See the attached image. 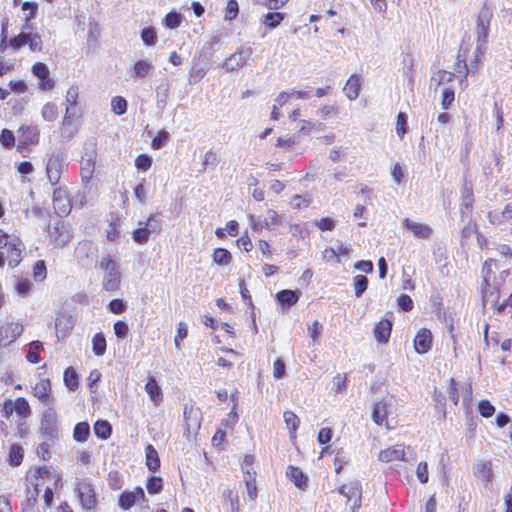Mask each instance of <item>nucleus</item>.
Wrapping results in <instances>:
<instances>
[{
	"label": "nucleus",
	"mask_w": 512,
	"mask_h": 512,
	"mask_svg": "<svg viewBox=\"0 0 512 512\" xmlns=\"http://www.w3.org/2000/svg\"><path fill=\"white\" fill-rule=\"evenodd\" d=\"M97 159V145L94 139L84 144L83 154L80 160V176L82 183L87 186L93 177Z\"/></svg>",
	"instance_id": "f257e3e1"
},
{
	"label": "nucleus",
	"mask_w": 512,
	"mask_h": 512,
	"mask_svg": "<svg viewBox=\"0 0 512 512\" xmlns=\"http://www.w3.org/2000/svg\"><path fill=\"white\" fill-rule=\"evenodd\" d=\"M99 266L104 270L102 281L103 288L106 291L118 290L121 282L118 264L107 255L101 259Z\"/></svg>",
	"instance_id": "f03ea898"
},
{
	"label": "nucleus",
	"mask_w": 512,
	"mask_h": 512,
	"mask_svg": "<svg viewBox=\"0 0 512 512\" xmlns=\"http://www.w3.org/2000/svg\"><path fill=\"white\" fill-rule=\"evenodd\" d=\"M67 169L63 152L56 149L47 155L46 174L49 182L56 185L60 182L62 174Z\"/></svg>",
	"instance_id": "7ed1b4c3"
},
{
	"label": "nucleus",
	"mask_w": 512,
	"mask_h": 512,
	"mask_svg": "<svg viewBox=\"0 0 512 512\" xmlns=\"http://www.w3.org/2000/svg\"><path fill=\"white\" fill-rule=\"evenodd\" d=\"M40 439L56 441L59 438L58 417L54 410L48 409L43 413L40 423Z\"/></svg>",
	"instance_id": "20e7f679"
},
{
	"label": "nucleus",
	"mask_w": 512,
	"mask_h": 512,
	"mask_svg": "<svg viewBox=\"0 0 512 512\" xmlns=\"http://www.w3.org/2000/svg\"><path fill=\"white\" fill-rule=\"evenodd\" d=\"M492 15L491 7L485 3L480 9L476 21L475 33L477 37V44L479 45L482 44L486 46Z\"/></svg>",
	"instance_id": "39448f33"
},
{
	"label": "nucleus",
	"mask_w": 512,
	"mask_h": 512,
	"mask_svg": "<svg viewBox=\"0 0 512 512\" xmlns=\"http://www.w3.org/2000/svg\"><path fill=\"white\" fill-rule=\"evenodd\" d=\"M72 238V230L69 224L57 221L49 228V241L54 247H64Z\"/></svg>",
	"instance_id": "423d86ee"
},
{
	"label": "nucleus",
	"mask_w": 512,
	"mask_h": 512,
	"mask_svg": "<svg viewBox=\"0 0 512 512\" xmlns=\"http://www.w3.org/2000/svg\"><path fill=\"white\" fill-rule=\"evenodd\" d=\"M160 222L153 214L145 222H139V227L133 231V240L138 244H145L149 241L152 233L159 232Z\"/></svg>",
	"instance_id": "0eeeda50"
},
{
	"label": "nucleus",
	"mask_w": 512,
	"mask_h": 512,
	"mask_svg": "<svg viewBox=\"0 0 512 512\" xmlns=\"http://www.w3.org/2000/svg\"><path fill=\"white\" fill-rule=\"evenodd\" d=\"M183 415L187 437L195 436L201 426V410L194 405H185Z\"/></svg>",
	"instance_id": "6e6552de"
},
{
	"label": "nucleus",
	"mask_w": 512,
	"mask_h": 512,
	"mask_svg": "<svg viewBox=\"0 0 512 512\" xmlns=\"http://www.w3.org/2000/svg\"><path fill=\"white\" fill-rule=\"evenodd\" d=\"M485 51H486V46H484L482 44L481 45L477 44L476 48L474 50V53H473V59L470 60V64L468 67V65L466 63V52L463 50L462 47L460 48L457 58H458L459 63L463 62V64H464V69H465L464 78L465 79L470 72L474 73L475 71H478V69L482 63V58L484 57Z\"/></svg>",
	"instance_id": "1a4fd4ad"
},
{
	"label": "nucleus",
	"mask_w": 512,
	"mask_h": 512,
	"mask_svg": "<svg viewBox=\"0 0 512 512\" xmlns=\"http://www.w3.org/2000/svg\"><path fill=\"white\" fill-rule=\"evenodd\" d=\"M80 503L86 510H92L97 505L95 490L91 483L83 481L78 483L76 488Z\"/></svg>",
	"instance_id": "9d476101"
},
{
	"label": "nucleus",
	"mask_w": 512,
	"mask_h": 512,
	"mask_svg": "<svg viewBox=\"0 0 512 512\" xmlns=\"http://www.w3.org/2000/svg\"><path fill=\"white\" fill-rule=\"evenodd\" d=\"M500 283L493 279L490 285L482 284V301L483 306L491 305L497 309L499 305Z\"/></svg>",
	"instance_id": "9b49d317"
},
{
	"label": "nucleus",
	"mask_w": 512,
	"mask_h": 512,
	"mask_svg": "<svg viewBox=\"0 0 512 512\" xmlns=\"http://www.w3.org/2000/svg\"><path fill=\"white\" fill-rule=\"evenodd\" d=\"M339 493L347 498L348 501L354 500L352 511L357 512L361 506V485L358 481L344 484L339 489Z\"/></svg>",
	"instance_id": "f8f14e48"
},
{
	"label": "nucleus",
	"mask_w": 512,
	"mask_h": 512,
	"mask_svg": "<svg viewBox=\"0 0 512 512\" xmlns=\"http://www.w3.org/2000/svg\"><path fill=\"white\" fill-rule=\"evenodd\" d=\"M32 72L40 80L39 87L41 90L49 91L54 88L55 83L49 78L50 71L45 63H35L32 66Z\"/></svg>",
	"instance_id": "ddd939ff"
},
{
	"label": "nucleus",
	"mask_w": 512,
	"mask_h": 512,
	"mask_svg": "<svg viewBox=\"0 0 512 512\" xmlns=\"http://www.w3.org/2000/svg\"><path fill=\"white\" fill-rule=\"evenodd\" d=\"M402 226L419 239H429L433 233V229L429 225L413 221L409 218H405L402 221Z\"/></svg>",
	"instance_id": "4468645a"
},
{
	"label": "nucleus",
	"mask_w": 512,
	"mask_h": 512,
	"mask_svg": "<svg viewBox=\"0 0 512 512\" xmlns=\"http://www.w3.org/2000/svg\"><path fill=\"white\" fill-rule=\"evenodd\" d=\"M53 207L59 216H65L70 212L71 205L66 194L62 188H57L53 192Z\"/></svg>",
	"instance_id": "2eb2a0df"
},
{
	"label": "nucleus",
	"mask_w": 512,
	"mask_h": 512,
	"mask_svg": "<svg viewBox=\"0 0 512 512\" xmlns=\"http://www.w3.org/2000/svg\"><path fill=\"white\" fill-rule=\"evenodd\" d=\"M252 54L251 48H241L224 62V67L228 71L242 67Z\"/></svg>",
	"instance_id": "dca6fc26"
},
{
	"label": "nucleus",
	"mask_w": 512,
	"mask_h": 512,
	"mask_svg": "<svg viewBox=\"0 0 512 512\" xmlns=\"http://www.w3.org/2000/svg\"><path fill=\"white\" fill-rule=\"evenodd\" d=\"M23 330V326L19 323H10L6 326H2L0 328V342H2L3 345L10 344L23 333Z\"/></svg>",
	"instance_id": "f3484780"
},
{
	"label": "nucleus",
	"mask_w": 512,
	"mask_h": 512,
	"mask_svg": "<svg viewBox=\"0 0 512 512\" xmlns=\"http://www.w3.org/2000/svg\"><path fill=\"white\" fill-rule=\"evenodd\" d=\"M145 493L141 487H136L133 491L123 492L119 497V506L124 509H130L137 501L144 500Z\"/></svg>",
	"instance_id": "a211bd4d"
},
{
	"label": "nucleus",
	"mask_w": 512,
	"mask_h": 512,
	"mask_svg": "<svg viewBox=\"0 0 512 512\" xmlns=\"http://www.w3.org/2000/svg\"><path fill=\"white\" fill-rule=\"evenodd\" d=\"M432 334L428 329H421L415 336L414 347L417 353L424 354L431 349Z\"/></svg>",
	"instance_id": "6ab92c4d"
},
{
	"label": "nucleus",
	"mask_w": 512,
	"mask_h": 512,
	"mask_svg": "<svg viewBox=\"0 0 512 512\" xmlns=\"http://www.w3.org/2000/svg\"><path fill=\"white\" fill-rule=\"evenodd\" d=\"M405 456V446L402 444H397L391 447H388L385 450H382L379 453V460L382 462H392L396 460H404Z\"/></svg>",
	"instance_id": "aec40b11"
},
{
	"label": "nucleus",
	"mask_w": 512,
	"mask_h": 512,
	"mask_svg": "<svg viewBox=\"0 0 512 512\" xmlns=\"http://www.w3.org/2000/svg\"><path fill=\"white\" fill-rule=\"evenodd\" d=\"M461 199L462 203L460 206V213L462 216H467L471 214L473 207V190L472 187L468 183H464L461 190Z\"/></svg>",
	"instance_id": "412c9836"
},
{
	"label": "nucleus",
	"mask_w": 512,
	"mask_h": 512,
	"mask_svg": "<svg viewBox=\"0 0 512 512\" xmlns=\"http://www.w3.org/2000/svg\"><path fill=\"white\" fill-rule=\"evenodd\" d=\"M392 330V323L388 319H382L379 321L374 330V336L376 340L381 344H386L389 340L390 334Z\"/></svg>",
	"instance_id": "4be33fe9"
},
{
	"label": "nucleus",
	"mask_w": 512,
	"mask_h": 512,
	"mask_svg": "<svg viewBox=\"0 0 512 512\" xmlns=\"http://www.w3.org/2000/svg\"><path fill=\"white\" fill-rule=\"evenodd\" d=\"M78 97H79V87L76 85H72L67 90L66 97H65L67 107H66L65 117L63 120L64 124L67 122V120L71 116H73L75 114L73 112V108L78 104Z\"/></svg>",
	"instance_id": "5701e85b"
},
{
	"label": "nucleus",
	"mask_w": 512,
	"mask_h": 512,
	"mask_svg": "<svg viewBox=\"0 0 512 512\" xmlns=\"http://www.w3.org/2000/svg\"><path fill=\"white\" fill-rule=\"evenodd\" d=\"M171 84L167 79H164L156 87V106L160 110H164L167 105V100L170 93Z\"/></svg>",
	"instance_id": "b1692460"
},
{
	"label": "nucleus",
	"mask_w": 512,
	"mask_h": 512,
	"mask_svg": "<svg viewBox=\"0 0 512 512\" xmlns=\"http://www.w3.org/2000/svg\"><path fill=\"white\" fill-rule=\"evenodd\" d=\"M361 88V77L357 74H353L347 80L343 91L349 100H355L359 96Z\"/></svg>",
	"instance_id": "393cba45"
},
{
	"label": "nucleus",
	"mask_w": 512,
	"mask_h": 512,
	"mask_svg": "<svg viewBox=\"0 0 512 512\" xmlns=\"http://www.w3.org/2000/svg\"><path fill=\"white\" fill-rule=\"evenodd\" d=\"M153 68L154 66L151 61L139 60L128 73L132 79L144 78L153 70Z\"/></svg>",
	"instance_id": "a878e982"
},
{
	"label": "nucleus",
	"mask_w": 512,
	"mask_h": 512,
	"mask_svg": "<svg viewBox=\"0 0 512 512\" xmlns=\"http://www.w3.org/2000/svg\"><path fill=\"white\" fill-rule=\"evenodd\" d=\"M512 219V205H507L503 211H490L488 220L492 225H501Z\"/></svg>",
	"instance_id": "bb28decb"
},
{
	"label": "nucleus",
	"mask_w": 512,
	"mask_h": 512,
	"mask_svg": "<svg viewBox=\"0 0 512 512\" xmlns=\"http://www.w3.org/2000/svg\"><path fill=\"white\" fill-rule=\"evenodd\" d=\"M146 466L151 472H156L160 468V458L157 450L148 444L145 447Z\"/></svg>",
	"instance_id": "cd10ccee"
},
{
	"label": "nucleus",
	"mask_w": 512,
	"mask_h": 512,
	"mask_svg": "<svg viewBox=\"0 0 512 512\" xmlns=\"http://www.w3.org/2000/svg\"><path fill=\"white\" fill-rule=\"evenodd\" d=\"M286 474L296 487L303 489L307 486V477L298 467L288 466Z\"/></svg>",
	"instance_id": "c85d7f7f"
},
{
	"label": "nucleus",
	"mask_w": 512,
	"mask_h": 512,
	"mask_svg": "<svg viewBox=\"0 0 512 512\" xmlns=\"http://www.w3.org/2000/svg\"><path fill=\"white\" fill-rule=\"evenodd\" d=\"M299 295L300 292L297 290H282L277 293L276 298L281 305L290 307L297 303Z\"/></svg>",
	"instance_id": "c756f323"
},
{
	"label": "nucleus",
	"mask_w": 512,
	"mask_h": 512,
	"mask_svg": "<svg viewBox=\"0 0 512 512\" xmlns=\"http://www.w3.org/2000/svg\"><path fill=\"white\" fill-rule=\"evenodd\" d=\"M145 390L150 399L158 404L162 400V391L155 378L150 377L145 385Z\"/></svg>",
	"instance_id": "7c9ffc66"
},
{
	"label": "nucleus",
	"mask_w": 512,
	"mask_h": 512,
	"mask_svg": "<svg viewBox=\"0 0 512 512\" xmlns=\"http://www.w3.org/2000/svg\"><path fill=\"white\" fill-rule=\"evenodd\" d=\"M387 417V405L384 401L375 403L372 411V420L375 424L381 426L385 423Z\"/></svg>",
	"instance_id": "2f4dec72"
},
{
	"label": "nucleus",
	"mask_w": 512,
	"mask_h": 512,
	"mask_svg": "<svg viewBox=\"0 0 512 512\" xmlns=\"http://www.w3.org/2000/svg\"><path fill=\"white\" fill-rule=\"evenodd\" d=\"M50 393V381L48 379H42L34 387V395L42 402L47 403L49 400Z\"/></svg>",
	"instance_id": "473e14b6"
},
{
	"label": "nucleus",
	"mask_w": 512,
	"mask_h": 512,
	"mask_svg": "<svg viewBox=\"0 0 512 512\" xmlns=\"http://www.w3.org/2000/svg\"><path fill=\"white\" fill-rule=\"evenodd\" d=\"M74 322L72 317L61 316L56 319L55 328L57 334L61 333L62 337H65L73 329Z\"/></svg>",
	"instance_id": "72a5a7b5"
},
{
	"label": "nucleus",
	"mask_w": 512,
	"mask_h": 512,
	"mask_svg": "<svg viewBox=\"0 0 512 512\" xmlns=\"http://www.w3.org/2000/svg\"><path fill=\"white\" fill-rule=\"evenodd\" d=\"M90 435V426L87 422H79L75 425L73 439L76 442H86Z\"/></svg>",
	"instance_id": "f704fd0d"
},
{
	"label": "nucleus",
	"mask_w": 512,
	"mask_h": 512,
	"mask_svg": "<svg viewBox=\"0 0 512 512\" xmlns=\"http://www.w3.org/2000/svg\"><path fill=\"white\" fill-rule=\"evenodd\" d=\"M285 17L284 13L281 12H269L263 16L262 24L269 29H275L283 21Z\"/></svg>",
	"instance_id": "c9c22d12"
},
{
	"label": "nucleus",
	"mask_w": 512,
	"mask_h": 512,
	"mask_svg": "<svg viewBox=\"0 0 512 512\" xmlns=\"http://www.w3.org/2000/svg\"><path fill=\"white\" fill-rule=\"evenodd\" d=\"M284 421L289 429L290 437L295 438L296 431L299 427L300 420L298 416L292 411H285L283 414Z\"/></svg>",
	"instance_id": "e433bc0d"
},
{
	"label": "nucleus",
	"mask_w": 512,
	"mask_h": 512,
	"mask_svg": "<svg viewBox=\"0 0 512 512\" xmlns=\"http://www.w3.org/2000/svg\"><path fill=\"white\" fill-rule=\"evenodd\" d=\"M94 433L98 438L106 440L112 433V427L108 421L98 420L94 424Z\"/></svg>",
	"instance_id": "4c0bfd02"
},
{
	"label": "nucleus",
	"mask_w": 512,
	"mask_h": 512,
	"mask_svg": "<svg viewBox=\"0 0 512 512\" xmlns=\"http://www.w3.org/2000/svg\"><path fill=\"white\" fill-rule=\"evenodd\" d=\"M212 257L213 261L220 266H227L232 261L231 253L225 248H216Z\"/></svg>",
	"instance_id": "58836bf2"
},
{
	"label": "nucleus",
	"mask_w": 512,
	"mask_h": 512,
	"mask_svg": "<svg viewBox=\"0 0 512 512\" xmlns=\"http://www.w3.org/2000/svg\"><path fill=\"white\" fill-rule=\"evenodd\" d=\"M13 409L17 415L23 418H27L31 415L30 405L25 398L19 397L13 401Z\"/></svg>",
	"instance_id": "ea45409f"
},
{
	"label": "nucleus",
	"mask_w": 512,
	"mask_h": 512,
	"mask_svg": "<svg viewBox=\"0 0 512 512\" xmlns=\"http://www.w3.org/2000/svg\"><path fill=\"white\" fill-rule=\"evenodd\" d=\"M64 383L70 391H74L78 388V375L73 367H68L64 371Z\"/></svg>",
	"instance_id": "a19ab883"
},
{
	"label": "nucleus",
	"mask_w": 512,
	"mask_h": 512,
	"mask_svg": "<svg viewBox=\"0 0 512 512\" xmlns=\"http://www.w3.org/2000/svg\"><path fill=\"white\" fill-rule=\"evenodd\" d=\"M183 19L184 17L182 14L176 11H171L163 19V24L168 29H176L181 25Z\"/></svg>",
	"instance_id": "79ce46f5"
},
{
	"label": "nucleus",
	"mask_w": 512,
	"mask_h": 512,
	"mask_svg": "<svg viewBox=\"0 0 512 512\" xmlns=\"http://www.w3.org/2000/svg\"><path fill=\"white\" fill-rule=\"evenodd\" d=\"M92 350L97 356H102L106 352V339L103 333H96L93 336Z\"/></svg>",
	"instance_id": "37998d69"
},
{
	"label": "nucleus",
	"mask_w": 512,
	"mask_h": 512,
	"mask_svg": "<svg viewBox=\"0 0 512 512\" xmlns=\"http://www.w3.org/2000/svg\"><path fill=\"white\" fill-rule=\"evenodd\" d=\"M43 349V344L40 341H32L29 344V350L26 355L28 362L37 364L40 361L39 351Z\"/></svg>",
	"instance_id": "c03bdc74"
},
{
	"label": "nucleus",
	"mask_w": 512,
	"mask_h": 512,
	"mask_svg": "<svg viewBox=\"0 0 512 512\" xmlns=\"http://www.w3.org/2000/svg\"><path fill=\"white\" fill-rule=\"evenodd\" d=\"M56 444V441H48L46 439H41V442L37 448V455L43 461H48L51 457L50 449Z\"/></svg>",
	"instance_id": "a18cd8bd"
},
{
	"label": "nucleus",
	"mask_w": 512,
	"mask_h": 512,
	"mask_svg": "<svg viewBox=\"0 0 512 512\" xmlns=\"http://www.w3.org/2000/svg\"><path fill=\"white\" fill-rule=\"evenodd\" d=\"M222 496L226 502L230 504L232 512H240L239 497L233 490L226 488L223 490Z\"/></svg>",
	"instance_id": "49530a36"
},
{
	"label": "nucleus",
	"mask_w": 512,
	"mask_h": 512,
	"mask_svg": "<svg viewBox=\"0 0 512 512\" xmlns=\"http://www.w3.org/2000/svg\"><path fill=\"white\" fill-rule=\"evenodd\" d=\"M353 286L356 297H361L363 293L366 291L368 286V279L364 275H356L353 278Z\"/></svg>",
	"instance_id": "de8ad7c7"
},
{
	"label": "nucleus",
	"mask_w": 512,
	"mask_h": 512,
	"mask_svg": "<svg viewBox=\"0 0 512 512\" xmlns=\"http://www.w3.org/2000/svg\"><path fill=\"white\" fill-rule=\"evenodd\" d=\"M23 460V449L21 446L14 444L9 450V463L12 466H19Z\"/></svg>",
	"instance_id": "09e8293b"
},
{
	"label": "nucleus",
	"mask_w": 512,
	"mask_h": 512,
	"mask_svg": "<svg viewBox=\"0 0 512 512\" xmlns=\"http://www.w3.org/2000/svg\"><path fill=\"white\" fill-rule=\"evenodd\" d=\"M476 474L487 482L492 478V466L489 462H481L475 466Z\"/></svg>",
	"instance_id": "8fccbe9b"
},
{
	"label": "nucleus",
	"mask_w": 512,
	"mask_h": 512,
	"mask_svg": "<svg viewBox=\"0 0 512 512\" xmlns=\"http://www.w3.org/2000/svg\"><path fill=\"white\" fill-rule=\"evenodd\" d=\"M42 117L45 121H54L58 117V107L54 103H46L41 111Z\"/></svg>",
	"instance_id": "3c124183"
},
{
	"label": "nucleus",
	"mask_w": 512,
	"mask_h": 512,
	"mask_svg": "<svg viewBox=\"0 0 512 512\" xmlns=\"http://www.w3.org/2000/svg\"><path fill=\"white\" fill-rule=\"evenodd\" d=\"M163 480L161 477L153 476L147 480L146 489L149 494H158L162 491Z\"/></svg>",
	"instance_id": "603ef678"
},
{
	"label": "nucleus",
	"mask_w": 512,
	"mask_h": 512,
	"mask_svg": "<svg viewBox=\"0 0 512 512\" xmlns=\"http://www.w3.org/2000/svg\"><path fill=\"white\" fill-rule=\"evenodd\" d=\"M19 132L22 133V137L24 138V143H35L38 140V132L35 127H24L22 126L19 129Z\"/></svg>",
	"instance_id": "864d4df0"
},
{
	"label": "nucleus",
	"mask_w": 512,
	"mask_h": 512,
	"mask_svg": "<svg viewBox=\"0 0 512 512\" xmlns=\"http://www.w3.org/2000/svg\"><path fill=\"white\" fill-rule=\"evenodd\" d=\"M111 107L115 114L122 115L127 111V101L121 96H116L111 101Z\"/></svg>",
	"instance_id": "5fc2aeb1"
},
{
	"label": "nucleus",
	"mask_w": 512,
	"mask_h": 512,
	"mask_svg": "<svg viewBox=\"0 0 512 512\" xmlns=\"http://www.w3.org/2000/svg\"><path fill=\"white\" fill-rule=\"evenodd\" d=\"M141 39L147 46H154L157 42V35L152 27L144 28L141 31Z\"/></svg>",
	"instance_id": "6e6d98bb"
},
{
	"label": "nucleus",
	"mask_w": 512,
	"mask_h": 512,
	"mask_svg": "<svg viewBox=\"0 0 512 512\" xmlns=\"http://www.w3.org/2000/svg\"><path fill=\"white\" fill-rule=\"evenodd\" d=\"M47 275L46 265L43 260H38L33 267V276L36 281L42 282Z\"/></svg>",
	"instance_id": "4d7b16f0"
},
{
	"label": "nucleus",
	"mask_w": 512,
	"mask_h": 512,
	"mask_svg": "<svg viewBox=\"0 0 512 512\" xmlns=\"http://www.w3.org/2000/svg\"><path fill=\"white\" fill-rule=\"evenodd\" d=\"M494 260L490 259L484 262L482 267V277H483V283L486 285H490V282L495 279L492 273L491 266L494 264Z\"/></svg>",
	"instance_id": "13d9d810"
},
{
	"label": "nucleus",
	"mask_w": 512,
	"mask_h": 512,
	"mask_svg": "<svg viewBox=\"0 0 512 512\" xmlns=\"http://www.w3.org/2000/svg\"><path fill=\"white\" fill-rule=\"evenodd\" d=\"M239 11L238 2L236 0H228L225 8V19L233 20L236 18Z\"/></svg>",
	"instance_id": "bf43d9fd"
},
{
	"label": "nucleus",
	"mask_w": 512,
	"mask_h": 512,
	"mask_svg": "<svg viewBox=\"0 0 512 512\" xmlns=\"http://www.w3.org/2000/svg\"><path fill=\"white\" fill-rule=\"evenodd\" d=\"M169 134L168 132L161 130L158 132V134L153 138L151 146L153 149H160L162 148L168 141Z\"/></svg>",
	"instance_id": "052dcab7"
},
{
	"label": "nucleus",
	"mask_w": 512,
	"mask_h": 512,
	"mask_svg": "<svg viewBox=\"0 0 512 512\" xmlns=\"http://www.w3.org/2000/svg\"><path fill=\"white\" fill-rule=\"evenodd\" d=\"M32 288V283L28 279H18L16 291L19 296L26 297Z\"/></svg>",
	"instance_id": "680f3d73"
},
{
	"label": "nucleus",
	"mask_w": 512,
	"mask_h": 512,
	"mask_svg": "<svg viewBox=\"0 0 512 512\" xmlns=\"http://www.w3.org/2000/svg\"><path fill=\"white\" fill-rule=\"evenodd\" d=\"M152 165V158L146 154L139 155L135 160V166L137 169L147 171Z\"/></svg>",
	"instance_id": "e2e57ef3"
},
{
	"label": "nucleus",
	"mask_w": 512,
	"mask_h": 512,
	"mask_svg": "<svg viewBox=\"0 0 512 512\" xmlns=\"http://www.w3.org/2000/svg\"><path fill=\"white\" fill-rule=\"evenodd\" d=\"M478 410L481 416L488 418L491 417L494 412V406L488 400H481L478 404Z\"/></svg>",
	"instance_id": "0e129e2a"
},
{
	"label": "nucleus",
	"mask_w": 512,
	"mask_h": 512,
	"mask_svg": "<svg viewBox=\"0 0 512 512\" xmlns=\"http://www.w3.org/2000/svg\"><path fill=\"white\" fill-rule=\"evenodd\" d=\"M455 98L454 90L451 88L444 89L442 93V101L441 106L444 110H448L450 106L452 105Z\"/></svg>",
	"instance_id": "69168bd1"
},
{
	"label": "nucleus",
	"mask_w": 512,
	"mask_h": 512,
	"mask_svg": "<svg viewBox=\"0 0 512 512\" xmlns=\"http://www.w3.org/2000/svg\"><path fill=\"white\" fill-rule=\"evenodd\" d=\"M407 115L404 112H400L397 115L396 121V132L400 137H403L407 132Z\"/></svg>",
	"instance_id": "338daca9"
},
{
	"label": "nucleus",
	"mask_w": 512,
	"mask_h": 512,
	"mask_svg": "<svg viewBox=\"0 0 512 512\" xmlns=\"http://www.w3.org/2000/svg\"><path fill=\"white\" fill-rule=\"evenodd\" d=\"M0 142L6 148L14 146L15 137L13 132L8 129H3L0 134Z\"/></svg>",
	"instance_id": "774afa93"
}]
</instances>
